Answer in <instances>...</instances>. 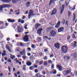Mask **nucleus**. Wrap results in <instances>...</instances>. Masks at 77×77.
<instances>
[{
	"mask_svg": "<svg viewBox=\"0 0 77 77\" xmlns=\"http://www.w3.org/2000/svg\"><path fill=\"white\" fill-rule=\"evenodd\" d=\"M56 32L55 31L51 30L49 33V36L51 37H54L56 35Z\"/></svg>",
	"mask_w": 77,
	"mask_h": 77,
	"instance_id": "nucleus-1",
	"label": "nucleus"
},
{
	"mask_svg": "<svg viewBox=\"0 0 77 77\" xmlns=\"http://www.w3.org/2000/svg\"><path fill=\"white\" fill-rule=\"evenodd\" d=\"M10 6H11L10 5L8 4H4L0 5V11H2L3 8H8L10 7Z\"/></svg>",
	"mask_w": 77,
	"mask_h": 77,
	"instance_id": "nucleus-2",
	"label": "nucleus"
},
{
	"mask_svg": "<svg viewBox=\"0 0 77 77\" xmlns=\"http://www.w3.org/2000/svg\"><path fill=\"white\" fill-rule=\"evenodd\" d=\"M28 18L29 19L30 18V17H33L35 15V14H33V11L30 10H29V13L28 14Z\"/></svg>",
	"mask_w": 77,
	"mask_h": 77,
	"instance_id": "nucleus-3",
	"label": "nucleus"
},
{
	"mask_svg": "<svg viewBox=\"0 0 77 77\" xmlns=\"http://www.w3.org/2000/svg\"><path fill=\"white\" fill-rule=\"evenodd\" d=\"M67 49L68 48L66 46H63L62 47L61 51L63 53H66Z\"/></svg>",
	"mask_w": 77,
	"mask_h": 77,
	"instance_id": "nucleus-4",
	"label": "nucleus"
},
{
	"mask_svg": "<svg viewBox=\"0 0 77 77\" xmlns=\"http://www.w3.org/2000/svg\"><path fill=\"white\" fill-rule=\"evenodd\" d=\"M71 72V70H67L66 71H64L63 72V74L65 76L68 75V74H69Z\"/></svg>",
	"mask_w": 77,
	"mask_h": 77,
	"instance_id": "nucleus-5",
	"label": "nucleus"
},
{
	"mask_svg": "<svg viewBox=\"0 0 77 77\" xmlns=\"http://www.w3.org/2000/svg\"><path fill=\"white\" fill-rule=\"evenodd\" d=\"M23 28L20 27L19 26H18L17 27V31L18 32H23Z\"/></svg>",
	"mask_w": 77,
	"mask_h": 77,
	"instance_id": "nucleus-6",
	"label": "nucleus"
},
{
	"mask_svg": "<svg viewBox=\"0 0 77 77\" xmlns=\"http://www.w3.org/2000/svg\"><path fill=\"white\" fill-rule=\"evenodd\" d=\"M23 39L24 42H27L28 41V35H26L23 37Z\"/></svg>",
	"mask_w": 77,
	"mask_h": 77,
	"instance_id": "nucleus-7",
	"label": "nucleus"
},
{
	"mask_svg": "<svg viewBox=\"0 0 77 77\" xmlns=\"http://www.w3.org/2000/svg\"><path fill=\"white\" fill-rule=\"evenodd\" d=\"M20 55H23V56L26 55V50H25V49H23L22 51H20Z\"/></svg>",
	"mask_w": 77,
	"mask_h": 77,
	"instance_id": "nucleus-8",
	"label": "nucleus"
},
{
	"mask_svg": "<svg viewBox=\"0 0 77 77\" xmlns=\"http://www.w3.org/2000/svg\"><path fill=\"white\" fill-rule=\"evenodd\" d=\"M6 48L7 50H8V51H9L10 53H12V50H11V49L10 48H9V45H6Z\"/></svg>",
	"mask_w": 77,
	"mask_h": 77,
	"instance_id": "nucleus-9",
	"label": "nucleus"
},
{
	"mask_svg": "<svg viewBox=\"0 0 77 77\" xmlns=\"http://www.w3.org/2000/svg\"><path fill=\"white\" fill-rule=\"evenodd\" d=\"M56 14V9L55 8L54 9V10L51 12V15H55Z\"/></svg>",
	"mask_w": 77,
	"mask_h": 77,
	"instance_id": "nucleus-10",
	"label": "nucleus"
},
{
	"mask_svg": "<svg viewBox=\"0 0 77 77\" xmlns=\"http://www.w3.org/2000/svg\"><path fill=\"white\" fill-rule=\"evenodd\" d=\"M42 30V28H40L38 29L37 31V33H38L39 35H40L41 34Z\"/></svg>",
	"mask_w": 77,
	"mask_h": 77,
	"instance_id": "nucleus-11",
	"label": "nucleus"
},
{
	"mask_svg": "<svg viewBox=\"0 0 77 77\" xmlns=\"http://www.w3.org/2000/svg\"><path fill=\"white\" fill-rule=\"evenodd\" d=\"M54 46L57 49H59V48H60V45H59V43H58L57 44H55L54 45Z\"/></svg>",
	"mask_w": 77,
	"mask_h": 77,
	"instance_id": "nucleus-12",
	"label": "nucleus"
},
{
	"mask_svg": "<svg viewBox=\"0 0 77 77\" xmlns=\"http://www.w3.org/2000/svg\"><path fill=\"white\" fill-rule=\"evenodd\" d=\"M60 21H59L57 25H56L55 26V27L56 28H58V27H59L60 26Z\"/></svg>",
	"mask_w": 77,
	"mask_h": 77,
	"instance_id": "nucleus-13",
	"label": "nucleus"
},
{
	"mask_svg": "<svg viewBox=\"0 0 77 77\" xmlns=\"http://www.w3.org/2000/svg\"><path fill=\"white\" fill-rule=\"evenodd\" d=\"M64 9H65V5H62V7L60 11V14H62V13L63 12V10H64Z\"/></svg>",
	"mask_w": 77,
	"mask_h": 77,
	"instance_id": "nucleus-14",
	"label": "nucleus"
},
{
	"mask_svg": "<svg viewBox=\"0 0 77 77\" xmlns=\"http://www.w3.org/2000/svg\"><path fill=\"white\" fill-rule=\"evenodd\" d=\"M64 29V28L61 27L58 29V32H63V31Z\"/></svg>",
	"mask_w": 77,
	"mask_h": 77,
	"instance_id": "nucleus-15",
	"label": "nucleus"
},
{
	"mask_svg": "<svg viewBox=\"0 0 77 77\" xmlns=\"http://www.w3.org/2000/svg\"><path fill=\"white\" fill-rule=\"evenodd\" d=\"M57 68H58V69L59 71H62V67H61L60 65H58L57 66Z\"/></svg>",
	"mask_w": 77,
	"mask_h": 77,
	"instance_id": "nucleus-16",
	"label": "nucleus"
},
{
	"mask_svg": "<svg viewBox=\"0 0 77 77\" xmlns=\"http://www.w3.org/2000/svg\"><path fill=\"white\" fill-rule=\"evenodd\" d=\"M41 26V24H38V23L36 24L35 25V29L36 30H37V29H38V27H39V26Z\"/></svg>",
	"mask_w": 77,
	"mask_h": 77,
	"instance_id": "nucleus-17",
	"label": "nucleus"
},
{
	"mask_svg": "<svg viewBox=\"0 0 77 77\" xmlns=\"http://www.w3.org/2000/svg\"><path fill=\"white\" fill-rule=\"evenodd\" d=\"M64 59H67L69 60V59H70V57L66 55V56H64Z\"/></svg>",
	"mask_w": 77,
	"mask_h": 77,
	"instance_id": "nucleus-18",
	"label": "nucleus"
},
{
	"mask_svg": "<svg viewBox=\"0 0 77 77\" xmlns=\"http://www.w3.org/2000/svg\"><path fill=\"white\" fill-rule=\"evenodd\" d=\"M8 21L10 23H14L15 21V20H12L10 19H8Z\"/></svg>",
	"mask_w": 77,
	"mask_h": 77,
	"instance_id": "nucleus-19",
	"label": "nucleus"
},
{
	"mask_svg": "<svg viewBox=\"0 0 77 77\" xmlns=\"http://www.w3.org/2000/svg\"><path fill=\"white\" fill-rule=\"evenodd\" d=\"M2 1L3 2H5L6 3H8V2H11V0H2Z\"/></svg>",
	"mask_w": 77,
	"mask_h": 77,
	"instance_id": "nucleus-20",
	"label": "nucleus"
},
{
	"mask_svg": "<svg viewBox=\"0 0 77 77\" xmlns=\"http://www.w3.org/2000/svg\"><path fill=\"white\" fill-rule=\"evenodd\" d=\"M52 73L54 74H55L56 73V70L54 69H53L52 70Z\"/></svg>",
	"mask_w": 77,
	"mask_h": 77,
	"instance_id": "nucleus-21",
	"label": "nucleus"
},
{
	"mask_svg": "<svg viewBox=\"0 0 77 77\" xmlns=\"http://www.w3.org/2000/svg\"><path fill=\"white\" fill-rule=\"evenodd\" d=\"M54 3V0H51L50 1V2L49 3V5L50 6V5L51 3Z\"/></svg>",
	"mask_w": 77,
	"mask_h": 77,
	"instance_id": "nucleus-22",
	"label": "nucleus"
},
{
	"mask_svg": "<svg viewBox=\"0 0 77 77\" xmlns=\"http://www.w3.org/2000/svg\"><path fill=\"white\" fill-rule=\"evenodd\" d=\"M26 65L27 66H30L32 65V63L30 62H27L26 63Z\"/></svg>",
	"mask_w": 77,
	"mask_h": 77,
	"instance_id": "nucleus-23",
	"label": "nucleus"
},
{
	"mask_svg": "<svg viewBox=\"0 0 77 77\" xmlns=\"http://www.w3.org/2000/svg\"><path fill=\"white\" fill-rule=\"evenodd\" d=\"M26 7H29L30 6V2H28L26 5Z\"/></svg>",
	"mask_w": 77,
	"mask_h": 77,
	"instance_id": "nucleus-24",
	"label": "nucleus"
},
{
	"mask_svg": "<svg viewBox=\"0 0 77 77\" xmlns=\"http://www.w3.org/2000/svg\"><path fill=\"white\" fill-rule=\"evenodd\" d=\"M51 29H52V28H48L47 29V31L48 32H49L50 31V30H51Z\"/></svg>",
	"mask_w": 77,
	"mask_h": 77,
	"instance_id": "nucleus-25",
	"label": "nucleus"
},
{
	"mask_svg": "<svg viewBox=\"0 0 77 77\" xmlns=\"http://www.w3.org/2000/svg\"><path fill=\"white\" fill-rule=\"evenodd\" d=\"M30 70H33L34 69V67L33 66H30L29 67Z\"/></svg>",
	"mask_w": 77,
	"mask_h": 77,
	"instance_id": "nucleus-26",
	"label": "nucleus"
},
{
	"mask_svg": "<svg viewBox=\"0 0 77 77\" xmlns=\"http://www.w3.org/2000/svg\"><path fill=\"white\" fill-rule=\"evenodd\" d=\"M73 56L74 58H75V59H76L77 57V53H75L74 54Z\"/></svg>",
	"mask_w": 77,
	"mask_h": 77,
	"instance_id": "nucleus-27",
	"label": "nucleus"
},
{
	"mask_svg": "<svg viewBox=\"0 0 77 77\" xmlns=\"http://www.w3.org/2000/svg\"><path fill=\"white\" fill-rule=\"evenodd\" d=\"M37 39L38 42H40L41 41V37H38Z\"/></svg>",
	"mask_w": 77,
	"mask_h": 77,
	"instance_id": "nucleus-28",
	"label": "nucleus"
},
{
	"mask_svg": "<svg viewBox=\"0 0 77 77\" xmlns=\"http://www.w3.org/2000/svg\"><path fill=\"white\" fill-rule=\"evenodd\" d=\"M73 21H74L75 20V19H76V17H75V14H73Z\"/></svg>",
	"mask_w": 77,
	"mask_h": 77,
	"instance_id": "nucleus-29",
	"label": "nucleus"
},
{
	"mask_svg": "<svg viewBox=\"0 0 77 77\" xmlns=\"http://www.w3.org/2000/svg\"><path fill=\"white\" fill-rule=\"evenodd\" d=\"M33 56H30L29 57L30 60H33Z\"/></svg>",
	"mask_w": 77,
	"mask_h": 77,
	"instance_id": "nucleus-30",
	"label": "nucleus"
},
{
	"mask_svg": "<svg viewBox=\"0 0 77 77\" xmlns=\"http://www.w3.org/2000/svg\"><path fill=\"white\" fill-rule=\"evenodd\" d=\"M61 23H63V24H65V20H63V21L61 22Z\"/></svg>",
	"mask_w": 77,
	"mask_h": 77,
	"instance_id": "nucleus-31",
	"label": "nucleus"
},
{
	"mask_svg": "<svg viewBox=\"0 0 77 77\" xmlns=\"http://www.w3.org/2000/svg\"><path fill=\"white\" fill-rule=\"evenodd\" d=\"M8 69L9 72H11V67H10V66H8Z\"/></svg>",
	"mask_w": 77,
	"mask_h": 77,
	"instance_id": "nucleus-32",
	"label": "nucleus"
},
{
	"mask_svg": "<svg viewBox=\"0 0 77 77\" xmlns=\"http://www.w3.org/2000/svg\"><path fill=\"white\" fill-rule=\"evenodd\" d=\"M34 71L35 73H38V69H36Z\"/></svg>",
	"mask_w": 77,
	"mask_h": 77,
	"instance_id": "nucleus-33",
	"label": "nucleus"
},
{
	"mask_svg": "<svg viewBox=\"0 0 77 77\" xmlns=\"http://www.w3.org/2000/svg\"><path fill=\"white\" fill-rule=\"evenodd\" d=\"M42 74H43V75H45L46 74L45 72L43 70L42 72Z\"/></svg>",
	"mask_w": 77,
	"mask_h": 77,
	"instance_id": "nucleus-34",
	"label": "nucleus"
},
{
	"mask_svg": "<svg viewBox=\"0 0 77 77\" xmlns=\"http://www.w3.org/2000/svg\"><path fill=\"white\" fill-rule=\"evenodd\" d=\"M68 14L69 15L68 17H70V15L71 14V11H69Z\"/></svg>",
	"mask_w": 77,
	"mask_h": 77,
	"instance_id": "nucleus-35",
	"label": "nucleus"
},
{
	"mask_svg": "<svg viewBox=\"0 0 77 77\" xmlns=\"http://www.w3.org/2000/svg\"><path fill=\"white\" fill-rule=\"evenodd\" d=\"M70 38H71V37L70 36V35H68L67 37V40H69V39H70Z\"/></svg>",
	"mask_w": 77,
	"mask_h": 77,
	"instance_id": "nucleus-36",
	"label": "nucleus"
},
{
	"mask_svg": "<svg viewBox=\"0 0 77 77\" xmlns=\"http://www.w3.org/2000/svg\"><path fill=\"white\" fill-rule=\"evenodd\" d=\"M20 23L21 24H23L24 23V20H21L20 21Z\"/></svg>",
	"mask_w": 77,
	"mask_h": 77,
	"instance_id": "nucleus-37",
	"label": "nucleus"
},
{
	"mask_svg": "<svg viewBox=\"0 0 77 77\" xmlns=\"http://www.w3.org/2000/svg\"><path fill=\"white\" fill-rule=\"evenodd\" d=\"M44 51H45V52H47V51H48V49L47 48L44 49Z\"/></svg>",
	"mask_w": 77,
	"mask_h": 77,
	"instance_id": "nucleus-38",
	"label": "nucleus"
},
{
	"mask_svg": "<svg viewBox=\"0 0 77 77\" xmlns=\"http://www.w3.org/2000/svg\"><path fill=\"white\" fill-rule=\"evenodd\" d=\"M68 20H66V24L67 25V26H68Z\"/></svg>",
	"mask_w": 77,
	"mask_h": 77,
	"instance_id": "nucleus-39",
	"label": "nucleus"
},
{
	"mask_svg": "<svg viewBox=\"0 0 77 77\" xmlns=\"http://www.w3.org/2000/svg\"><path fill=\"white\" fill-rule=\"evenodd\" d=\"M43 38L44 39H47V38H48V37H47V36H44L43 37Z\"/></svg>",
	"mask_w": 77,
	"mask_h": 77,
	"instance_id": "nucleus-40",
	"label": "nucleus"
},
{
	"mask_svg": "<svg viewBox=\"0 0 77 77\" xmlns=\"http://www.w3.org/2000/svg\"><path fill=\"white\" fill-rule=\"evenodd\" d=\"M44 59L45 60H47V57L46 56H45L44 57Z\"/></svg>",
	"mask_w": 77,
	"mask_h": 77,
	"instance_id": "nucleus-41",
	"label": "nucleus"
},
{
	"mask_svg": "<svg viewBox=\"0 0 77 77\" xmlns=\"http://www.w3.org/2000/svg\"><path fill=\"white\" fill-rule=\"evenodd\" d=\"M40 65H42L43 63V61L42 60H41L40 61Z\"/></svg>",
	"mask_w": 77,
	"mask_h": 77,
	"instance_id": "nucleus-42",
	"label": "nucleus"
},
{
	"mask_svg": "<svg viewBox=\"0 0 77 77\" xmlns=\"http://www.w3.org/2000/svg\"><path fill=\"white\" fill-rule=\"evenodd\" d=\"M44 65L46 66L47 65V63L46 62H44Z\"/></svg>",
	"mask_w": 77,
	"mask_h": 77,
	"instance_id": "nucleus-43",
	"label": "nucleus"
},
{
	"mask_svg": "<svg viewBox=\"0 0 77 77\" xmlns=\"http://www.w3.org/2000/svg\"><path fill=\"white\" fill-rule=\"evenodd\" d=\"M51 67H52V69H54V64H53L52 65Z\"/></svg>",
	"mask_w": 77,
	"mask_h": 77,
	"instance_id": "nucleus-44",
	"label": "nucleus"
},
{
	"mask_svg": "<svg viewBox=\"0 0 77 77\" xmlns=\"http://www.w3.org/2000/svg\"><path fill=\"white\" fill-rule=\"evenodd\" d=\"M20 45L21 46H24V45L22 43H20Z\"/></svg>",
	"mask_w": 77,
	"mask_h": 77,
	"instance_id": "nucleus-45",
	"label": "nucleus"
},
{
	"mask_svg": "<svg viewBox=\"0 0 77 77\" xmlns=\"http://www.w3.org/2000/svg\"><path fill=\"white\" fill-rule=\"evenodd\" d=\"M32 48H35V45H32Z\"/></svg>",
	"mask_w": 77,
	"mask_h": 77,
	"instance_id": "nucleus-46",
	"label": "nucleus"
},
{
	"mask_svg": "<svg viewBox=\"0 0 77 77\" xmlns=\"http://www.w3.org/2000/svg\"><path fill=\"white\" fill-rule=\"evenodd\" d=\"M53 56H54V55L53 54H51L50 56V57H53Z\"/></svg>",
	"mask_w": 77,
	"mask_h": 77,
	"instance_id": "nucleus-47",
	"label": "nucleus"
},
{
	"mask_svg": "<svg viewBox=\"0 0 77 77\" xmlns=\"http://www.w3.org/2000/svg\"><path fill=\"white\" fill-rule=\"evenodd\" d=\"M27 50H28L29 51H30L31 50V49L30 48H27Z\"/></svg>",
	"mask_w": 77,
	"mask_h": 77,
	"instance_id": "nucleus-48",
	"label": "nucleus"
},
{
	"mask_svg": "<svg viewBox=\"0 0 77 77\" xmlns=\"http://www.w3.org/2000/svg\"><path fill=\"white\" fill-rule=\"evenodd\" d=\"M44 66H42L40 68H41V70H42V69H44Z\"/></svg>",
	"mask_w": 77,
	"mask_h": 77,
	"instance_id": "nucleus-49",
	"label": "nucleus"
},
{
	"mask_svg": "<svg viewBox=\"0 0 77 77\" xmlns=\"http://www.w3.org/2000/svg\"><path fill=\"white\" fill-rule=\"evenodd\" d=\"M5 55H6V54H5V53H3L2 54V56H5Z\"/></svg>",
	"mask_w": 77,
	"mask_h": 77,
	"instance_id": "nucleus-50",
	"label": "nucleus"
},
{
	"mask_svg": "<svg viewBox=\"0 0 77 77\" xmlns=\"http://www.w3.org/2000/svg\"><path fill=\"white\" fill-rule=\"evenodd\" d=\"M15 51H19V50H18V48H16L15 49Z\"/></svg>",
	"mask_w": 77,
	"mask_h": 77,
	"instance_id": "nucleus-51",
	"label": "nucleus"
},
{
	"mask_svg": "<svg viewBox=\"0 0 77 77\" xmlns=\"http://www.w3.org/2000/svg\"><path fill=\"white\" fill-rule=\"evenodd\" d=\"M74 74H76V76H77V72L76 71H75L74 72Z\"/></svg>",
	"mask_w": 77,
	"mask_h": 77,
	"instance_id": "nucleus-52",
	"label": "nucleus"
},
{
	"mask_svg": "<svg viewBox=\"0 0 77 77\" xmlns=\"http://www.w3.org/2000/svg\"><path fill=\"white\" fill-rule=\"evenodd\" d=\"M3 73H2L0 74V76H1V77H3Z\"/></svg>",
	"mask_w": 77,
	"mask_h": 77,
	"instance_id": "nucleus-53",
	"label": "nucleus"
},
{
	"mask_svg": "<svg viewBox=\"0 0 77 77\" xmlns=\"http://www.w3.org/2000/svg\"><path fill=\"white\" fill-rule=\"evenodd\" d=\"M23 59H26V56H23Z\"/></svg>",
	"mask_w": 77,
	"mask_h": 77,
	"instance_id": "nucleus-54",
	"label": "nucleus"
},
{
	"mask_svg": "<svg viewBox=\"0 0 77 77\" xmlns=\"http://www.w3.org/2000/svg\"><path fill=\"white\" fill-rule=\"evenodd\" d=\"M27 55L29 56H30V55H31V54H30V53H27Z\"/></svg>",
	"mask_w": 77,
	"mask_h": 77,
	"instance_id": "nucleus-55",
	"label": "nucleus"
},
{
	"mask_svg": "<svg viewBox=\"0 0 77 77\" xmlns=\"http://www.w3.org/2000/svg\"><path fill=\"white\" fill-rule=\"evenodd\" d=\"M8 62H11V60H7Z\"/></svg>",
	"mask_w": 77,
	"mask_h": 77,
	"instance_id": "nucleus-56",
	"label": "nucleus"
},
{
	"mask_svg": "<svg viewBox=\"0 0 77 77\" xmlns=\"http://www.w3.org/2000/svg\"><path fill=\"white\" fill-rule=\"evenodd\" d=\"M7 41H10V38H7Z\"/></svg>",
	"mask_w": 77,
	"mask_h": 77,
	"instance_id": "nucleus-57",
	"label": "nucleus"
},
{
	"mask_svg": "<svg viewBox=\"0 0 77 77\" xmlns=\"http://www.w3.org/2000/svg\"><path fill=\"white\" fill-rule=\"evenodd\" d=\"M34 66L35 68H37V67H38V66H37V65H34Z\"/></svg>",
	"mask_w": 77,
	"mask_h": 77,
	"instance_id": "nucleus-58",
	"label": "nucleus"
},
{
	"mask_svg": "<svg viewBox=\"0 0 77 77\" xmlns=\"http://www.w3.org/2000/svg\"><path fill=\"white\" fill-rule=\"evenodd\" d=\"M48 62H49V63H52V62L51 61V60H48Z\"/></svg>",
	"mask_w": 77,
	"mask_h": 77,
	"instance_id": "nucleus-59",
	"label": "nucleus"
},
{
	"mask_svg": "<svg viewBox=\"0 0 77 77\" xmlns=\"http://www.w3.org/2000/svg\"><path fill=\"white\" fill-rule=\"evenodd\" d=\"M66 6H68V5H69V3H66Z\"/></svg>",
	"mask_w": 77,
	"mask_h": 77,
	"instance_id": "nucleus-60",
	"label": "nucleus"
},
{
	"mask_svg": "<svg viewBox=\"0 0 77 77\" xmlns=\"http://www.w3.org/2000/svg\"><path fill=\"white\" fill-rule=\"evenodd\" d=\"M26 18V16H23L22 18V19H24L25 18Z\"/></svg>",
	"mask_w": 77,
	"mask_h": 77,
	"instance_id": "nucleus-61",
	"label": "nucleus"
},
{
	"mask_svg": "<svg viewBox=\"0 0 77 77\" xmlns=\"http://www.w3.org/2000/svg\"><path fill=\"white\" fill-rule=\"evenodd\" d=\"M24 14H28V11H26V12Z\"/></svg>",
	"mask_w": 77,
	"mask_h": 77,
	"instance_id": "nucleus-62",
	"label": "nucleus"
},
{
	"mask_svg": "<svg viewBox=\"0 0 77 77\" xmlns=\"http://www.w3.org/2000/svg\"><path fill=\"white\" fill-rule=\"evenodd\" d=\"M14 76L16 77H17V73H15L14 74Z\"/></svg>",
	"mask_w": 77,
	"mask_h": 77,
	"instance_id": "nucleus-63",
	"label": "nucleus"
},
{
	"mask_svg": "<svg viewBox=\"0 0 77 77\" xmlns=\"http://www.w3.org/2000/svg\"><path fill=\"white\" fill-rule=\"evenodd\" d=\"M16 63H18L19 62V61L18 60H16Z\"/></svg>",
	"mask_w": 77,
	"mask_h": 77,
	"instance_id": "nucleus-64",
	"label": "nucleus"
}]
</instances>
